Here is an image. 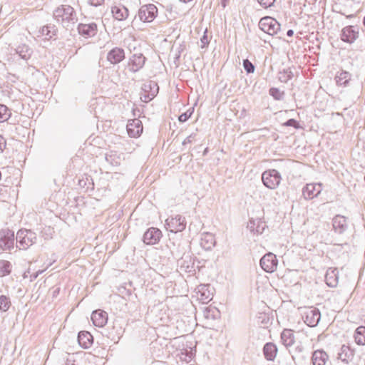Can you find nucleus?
<instances>
[{"label":"nucleus","instance_id":"f257e3e1","mask_svg":"<svg viewBox=\"0 0 365 365\" xmlns=\"http://www.w3.org/2000/svg\"><path fill=\"white\" fill-rule=\"evenodd\" d=\"M16 240L20 250H26L35 243L36 235L30 230L21 229L17 232Z\"/></svg>","mask_w":365,"mask_h":365},{"label":"nucleus","instance_id":"f03ea898","mask_svg":"<svg viewBox=\"0 0 365 365\" xmlns=\"http://www.w3.org/2000/svg\"><path fill=\"white\" fill-rule=\"evenodd\" d=\"M158 10L155 5L148 4L143 5L138 10V16L144 23L152 22L158 16Z\"/></svg>","mask_w":365,"mask_h":365},{"label":"nucleus","instance_id":"7ed1b4c3","mask_svg":"<svg viewBox=\"0 0 365 365\" xmlns=\"http://www.w3.org/2000/svg\"><path fill=\"white\" fill-rule=\"evenodd\" d=\"M259 26L262 31L271 36L277 34L280 29V25L277 21L270 16L262 18L259 22Z\"/></svg>","mask_w":365,"mask_h":365},{"label":"nucleus","instance_id":"20e7f679","mask_svg":"<svg viewBox=\"0 0 365 365\" xmlns=\"http://www.w3.org/2000/svg\"><path fill=\"white\" fill-rule=\"evenodd\" d=\"M185 227V218L180 215L171 216L165 220V229L171 232H182Z\"/></svg>","mask_w":365,"mask_h":365},{"label":"nucleus","instance_id":"39448f33","mask_svg":"<svg viewBox=\"0 0 365 365\" xmlns=\"http://www.w3.org/2000/svg\"><path fill=\"white\" fill-rule=\"evenodd\" d=\"M262 180L267 187L274 189L280 184L281 176L276 170H269L262 173Z\"/></svg>","mask_w":365,"mask_h":365},{"label":"nucleus","instance_id":"423d86ee","mask_svg":"<svg viewBox=\"0 0 365 365\" xmlns=\"http://www.w3.org/2000/svg\"><path fill=\"white\" fill-rule=\"evenodd\" d=\"M278 261L275 255L269 252L260 260L262 268L267 272H273L277 269Z\"/></svg>","mask_w":365,"mask_h":365},{"label":"nucleus","instance_id":"0eeeda50","mask_svg":"<svg viewBox=\"0 0 365 365\" xmlns=\"http://www.w3.org/2000/svg\"><path fill=\"white\" fill-rule=\"evenodd\" d=\"M162 237L161 231L155 227L149 228L143 235V242L146 245H153L157 244Z\"/></svg>","mask_w":365,"mask_h":365},{"label":"nucleus","instance_id":"6e6552de","mask_svg":"<svg viewBox=\"0 0 365 365\" xmlns=\"http://www.w3.org/2000/svg\"><path fill=\"white\" fill-rule=\"evenodd\" d=\"M359 37V32L353 26H345L341 30V40L348 43H354Z\"/></svg>","mask_w":365,"mask_h":365},{"label":"nucleus","instance_id":"1a4fd4ad","mask_svg":"<svg viewBox=\"0 0 365 365\" xmlns=\"http://www.w3.org/2000/svg\"><path fill=\"white\" fill-rule=\"evenodd\" d=\"M143 129L142 122L139 119L135 118L128 121L127 131L130 137L137 138L140 136Z\"/></svg>","mask_w":365,"mask_h":365},{"label":"nucleus","instance_id":"9d476101","mask_svg":"<svg viewBox=\"0 0 365 365\" xmlns=\"http://www.w3.org/2000/svg\"><path fill=\"white\" fill-rule=\"evenodd\" d=\"M91 320L95 326L103 327L108 322V314L103 310H96L92 313Z\"/></svg>","mask_w":365,"mask_h":365},{"label":"nucleus","instance_id":"9b49d317","mask_svg":"<svg viewBox=\"0 0 365 365\" xmlns=\"http://www.w3.org/2000/svg\"><path fill=\"white\" fill-rule=\"evenodd\" d=\"M145 63V58L140 53H134L130 59L129 66L130 70L136 72L143 67Z\"/></svg>","mask_w":365,"mask_h":365},{"label":"nucleus","instance_id":"f8f14e48","mask_svg":"<svg viewBox=\"0 0 365 365\" xmlns=\"http://www.w3.org/2000/svg\"><path fill=\"white\" fill-rule=\"evenodd\" d=\"M125 58V52L123 48L115 47L110 50L108 55V61L113 64H116L122 61Z\"/></svg>","mask_w":365,"mask_h":365},{"label":"nucleus","instance_id":"ddd939ff","mask_svg":"<svg viewBox=\"0 0 365 365\" xmlns=\"http://www.w3.org/2000/svg\"><path fill=\"white\" fill-rule=\"evenodd\" d=\"M111 13L113 18L118 21H124L129 15L128 9L121 4L112 6Z\"/></svg>","mask_w":365,"mask_h":365},{"label":"nucleus","instance_id":"4468645a","mask_svg":"<svg viewBox=\"0 0 365 365\" xmlns=\"http://www.w3.org/2000/svg\"><path fill=\"white\" fill-rule=\"evenodd\" d=\"M79 34L85 38L92 37L97 32V26L96 24H81L78 28Z\"/></svg>","mask_w":365,"mask_h":365},{"label":"nucleus","instance_id":"2eb2a0df","mask_svg":"<svg viewBox=\"0 0 365 365\" xmlns=\"http://www.w3.org/2000/svg\"><path fill=\"white\" fill-rule=\"evenodd\" d=\"M332 226L336 232L342 234L347 229L346 217L342 215H336L332 220Z\"/></svg>","mask_w":365,"mask_h":365},{"label":"nucleus","instance_id":"dca6fc26","mask_svg":"<svg viewBox=\"0 0 365 365\" xmlns=\"http://www.w3.org/2000/svg\"><path fill=\"white\" fill-rule=\"evenodd\" d=\"M197 299L203 304L210 302L212 298V294L206 285H200L197 292Z\"/></svg>","mask_w":365,"mask_h":365},{"label":"nucleus","instance_id":"f3484780","mask_svg":"<svg viewBox=\"0 0 365 365\" xmlns=\"http://www.w3.org/2000/svg\"><path fill=\"white\" fill-rule=\"evenodd\" d=\"M354 355V351L351 349L349 346L342 345L338 353V358L341 359V361L348 364L353 359Z\"/></svg>","mask_w":365,"mask_h":365},{"label":"nucleus","instance_id":"a211bd4d","mask_svg":"<svg viewBox=\"0 0 365 365\" xmlns=\"http://www.w3.org/2000/svg\"><path fill=\"white\" fill-rule=\"evenodd\" d=\"M324 281L327 286L334 287L338 284L337 271L336 269L329 268L324 276Z\"/></svg>","mask_w":365,"mask_h":365},{"label":"nucleus","instance_id":"6ab92c4d","mask_svg":"<svg viewBox=\"0 0 365 365\" xmlns=\"http://www.w3.org/2000/svg\"><path fill=\"white\" fill-rule=\"evenodd\" d=\"M78 340L83 348H88L93 343V337L88 331H83L78 334Z\"/></svg>","mask_w":365,"mask_h":365},{"label":"nucleus","instance_id":"aec40b11","mask_svg":"<svg viewBox=\"0 0 365 365\" xmlns=\"http://www.w3.org/2000/svg\"><path fill=\"white\" fill-rule=\"evenodd\" d=\"M319 322V314L313 309H309L306 312L304 322L309 327H315Z\"/></svg>","mask_w":365,"mask_h":365},{"label":"nucleus","instance_id":"412c9836","mask_svg":"<svg viewBox=\"0 0 365 365\" xmlns=\"http://www.w3.org/2000/svg\"><path fill=\"white\" fill-rule=\"evenodd\" d=\"M281 339L283 344L286 346H292L294 344L296 341L293 330L289 329L283 330L281 334Z\"/></svg>","mask_w":365,"mask_h":365},{"label":"nucleus","instance_id":"4be33fe9","mask_svg":"<svg viewBox=\"0 0 365 365\" xmlns=\"http://www.w3.org/2000/svg\"><path fill=\"white\" fill-rule=\"evenodd\" d=\"M201 246L205 250H210L215 245V236L209 232L202 235L200 242Z\"/></svg>","mask_w":365,"mask_h":365},{"label":"nucleus","instance_id":"5701e85b","mask_svg":"<svg viewBox=\"0 0 365 365\" xmlns=\"http://www.w3.org/2000/svg\"><path fill=\"white\" fill-rule=\"evenodd\" d=\"M319 193L318 185L315 184H307L303 190V195L307 199H312Z\"/></svg>","mask_w":365,"mask_h":365},{"label":"nucleus","instance_id":"b1692460","mask_svg":"<svg viewBox=\"0 0 365 365\" xmlns=\"http://www.w3.org/2000/svg\"><path fill=\"white\" fill-rule=\"evenodd\" d=\"M264 354L267 360H273L277 354V346L272 343H267L264 345Z\"/></svg>","mask_w":365,"mask_h":365},{"label":"nucleus","instance_id":"393cba45","mask_svg":"<svg viewBox=\"0 0 365 365\" xmlns=\"http://www.w3.org/2000/svg\"><path fill=\"white\" fill-rule=\"evenodd\" d=\"M354 339L357 344L365 345V326H360L356 329Z\"/></svg>","mask_w":365,"mask_h":365},{"label":"nucleus","instance_id":"a878e982","mask_svg":"<svg viewBox=\"0 0 365 365\" xmlns=\"http://www.w3.org/2000/svg\"><path fill=\"white\" fill-rule=\"evenodd\" d=\"M350 79V74L346 71H341L335 76L336 83L338 86H346Z\"/></svg>","mask_w":365,"mask_h":365},{"label":"nucleus","instance_id":"bb28decb","mask_svg":"<svg viewBox=\"0 0 365 365\" xmlns=\"http://www.w3.org/2000/svg\"><path fill=\"white\" fill-rule=\"evenodd\" d=\"M11 264L9 261L0 259V277H3L11 273Z\"/></svg>","mask_w":365,"mask_h":365},{"label":"nucleus","instance_id":"cd10ccee","mask_svg":"<svg viewBox=\"0 0 365 365\" xmlns=\"http://www.w3.org/2000/svg\"><path fill=\"white\" fill-rule=\"evenodd\" d=\"M10 110L4 105H0V123L6 121L11 116Z\"/></svg>","mask_w":365,"mask_h":365},{"label":"nucleus","instance_id":"c85d7f7f","mask_svg":"<svg viewBox=\"0 0 365 365\" xmlns=\"http://www.w3.org/2000/svg\"><path fill=\"white\" fill-rule=\"evenodd\" d=\"M11 301L9 298L5 295L0 296V310L2 312H6L11 307Z\"/></svg>","mask_w":365,"mask_h":365},{"label":"nucleus","instance_id":"c756f323","mask_svg":"<svg viewBox=\"0 0 365 365\" xmlns=\"http://www.w3.org/2000/svg\"><path fill=\"white\" fill-rule=\"evenodd\" d=\"M269 93L276 100H280L283 96V92L276 88H272L269 90Z\"/></svg>","mask_w":365,"mask_h":365},{"label":"nucleus","instance_id":"7c9ffc66","mask_svg":"<svg viewBox=\"0 0 365 365\" xmlns=\"http://www.w3.org/2000/svg\"><path fill=\"white\" fill-rule=\"evenodd\" d=\"M0 247L4 250H10L13 247V240L9 239L7 242H4L3 239H0Z\"/></svg>","mask_w":365,"mask_h":365},{"label":"nucleus","instance_id":"2f4dec72","mask_svg":"<svg viewBox=\"0 0 365 365\" xmlns=\"http://www.w3.org/2000/svg\"><path fill=\"white\" fill-rule=\"evenodd\" d=\"M243 66L247 73L254 72L255 67L253 64L247 59L245 60L243 62Z\"/></svg>","mask_w":365,"mask_h":365},{"label":"nucleus","instance_id":"473e14b6","mask_svg":"<svg viewBox=\"0 0 365 365\" xmlns=\"http://www.w3.org/2000/svg\"><path fill=\"white\" fill-rule=\"evenodd\" d=\"M258 2L262 5L264 8H268L272 6L275 1V0H257Z\"/></svg>","mask_w":365,"mask_h":365},{"label":"nucleus","instance_id":"72a5a7b5","mask_svg":"<svg viewBox=\"0 0 365 365\" xmlns=\"http://www.w3.org/2000/svg\"><path fill=\"white\" fill-rule=\"evenodd\" d=\"M191 116V113H187V112H185L182 114H181L179 118H178V120L180 122H185L187 120L189 119V118Z\"/></svg>","mask_w":365,"mask_h":365},{"label":"nucleus","instance_id":"f704fd0d","mask_svg":"<svg viewBox=\"0 0 365 365\" xmlns=\"http://www.w3.org/2000/svg\"><path fill=\"white\" fill-rule=\"evenodd\" d=\"M284 125L292 126L294 128H298V126H299L298 122L294 119H289V120H287L286 123H284Z\"/></svg>","mask_w":365,"mask_h":365},{"label":"nucleus","instance_id":"c9c22d12","mask_svg":"<svg viewBox=\"0 0 365 365\" xmlns=\"http://www.w3.org/2000/svg\"><path fill=\"white\" fill-rule=\"evenodd\" d=\"M327 359H328L327 354L321 349V362H323V364H321V365H324L326 363V361Z\"/></svg>","mask_w":365,"mask_h":365},{"label":"nucleus","instance_id":"e433bc0d","mask_svg":"<svg viewBox=\"0 0 365 365\" xmlns=\"http://www.w3.org/2000/svg\"><path fill=\"white\" fill-rule=\"evenodd\" d=\"M89 3L95 6H101L103 4L104 0H88Z\"/></svg>","mask_w":365,"mask_h":365},{"label":"nucleus","instance_id":"4c0bfd02","mask_svg":"<svg viewBox=\"0 0 365 365\" xmlns=\"http://www.w3.org/2000/svg\"><path fill=\"white\" fill-rule=\"evenodd\" d=\"M312 361L314 365H319V362L318 361L317 352L314 351L312 356Z\"/></svg>","mask_w":365,"mask_h":365},{"label":"nucleus","instance_id":"58836bf2","mask_svg":"<svg viewBox=\"0 0 365 365\" xmlns=\"http://www.w3.org/2000/svg\"><path fill=\"white\" fill-rule=\"evenodd\" d=\"M5 146V142L2 136L0 135V151L3 150L4 147Z\"/></svg>","mask_w":365,"mask_h":365},{"label":"nucleus","instance_id":"ea45409f","mask_svg":"<svg viewBox=\"0 0 365 365\" xmlns=\"http://www.w3.org/2000/svg\"><path fill=\"white\" fill-rule=\"evenodd\" d=\"M287 35H288L289 36H292L293 35V31H292V30H289V31H287Z\"/></svg>","mask_w":365,"mask_h":365},{"label":"nucleus","instance_id":"a19ab883","mask_svg":"<svg viewBox=\"0 0 365 365\" xmlns=\"http://www.w3.org/2000/svg\"><path fill=\"white\" fill-rule=\"evenodd\" d=\"M363 24L365 26V16L363 19Z\"/></svg>","mask_w":365,"mask_h":365},{"label":"nucleus","instance_id":"79ce46f5","mask_svg":"<svg viewBox=\"0 0 365 365\" xmlns=\"http://www.w3.org/2000/svg\"><path fill=\"white\" fill-rule=\"evenodd\" d=\"M354 16V15H349V16H347V18H352Z\"/></svg>","mask_w":365,"mask_h":365}]
</instances>
